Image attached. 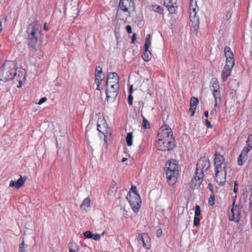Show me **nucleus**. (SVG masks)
Instances as JSON below:
<instances>
[{
  "instance_id": "nucleus-1",
  "label": "nucleus",
  "mask_w": 252,
  "mask_h": 252,
  "mask_svg": "<svg viewBox=\"0 0 252 252\" xmlns=\"http://www.w3.org/2000/svg\"><path fill=\"white\" fill-rule=\"evenodd\" d=\"M16 63L13 61H6L0 68V80L6 82L10 80L18 82V88H21L22 81L20 74L16 72Z\"/></svg>"
},
{
  "instance_id": "nucleus-2",
  "label": "nucleus",
  "mask_w": 252,
  "mask_h": 252,
  "mask_svg": "<svg viewBox=\"0 0 252 252\" xmlns=\"http://www.w3.org/2000/svg\"><path fill=\"white\" fill-rule=\"evenodd\" d=\"M29 46L35 49L41 43V26L37 21L30 24L27 28Z\"/></svg>"
},
{
  "instance_id": "nucleus-3",
  "label": "nucleus",
  "mask_w": 252,
  "mask_h": 252,
  "mask_svg": "<svg viewBox=\"0 0 252 252\" xmlns=\"http://www.w3.org/2000/svg\"><path fill=\"white\" fill-rule=\"evenodd\" d=\"M167 182L170 185H174L177 181L176 175L178 173L177 161L174 159L166 163Z\"/></svg>"
},
{
  "instance_id": "nucleus-4",
  "label": "nucleus",
  "mask_w": 252,
  "mask_h": 252,
  "mask_svg": "<svg viewBox=\"0 0 252 252\" xmlns=\"http://www.w3.org/2000/svg\"><path fill=\"white\" fill-rule=\"evenodd\" d=\"M158 150L163 152L172 150L175 147V140L173 137L170 139L158 138L156 144Z\"/></svg>"
},
{
  "instance_id": "nucleus-5",
  "label": "nucleus",
  "mask_w": 252,
  "mask_h": 252,
  "mask_svg": "<svg viewBox=\"0 0 252 252\" xmlns=\"http://www.w3.org/2000/svg\"><path fill=\"white\" fill-rule=\"evenodd\" d=\"M134 2L133 0H120L119 9L117 10V13L116 15V18H120V13L121 10L125 12H127L128 14L127 17L130 16L129 11L132 9L134 10L135 9Z\"/></svg>"
},
{
  "instance_id": "nucleus-6",
  "label": "nucleus",
  "mask_w": 252,
  "mask_h": 252,
  "mask_svg": "<svg viewBox=\"0 0 252 252\" xmlns=\"http://www.w3.org/2000/svg\"><path fill=\"white\" fill-rule=\"evenodd\" d=\"M210 166V163L208 158L204 156L201 158L197 163L195 174L204 175V172L207 171Z\"/></svg>"
},
{
  "instance_id": "nucleus-7",
  "label": "nucleus",
  "mask_w": 252,
  "mask_h": 252,
  "mask_svg": "<svg viewBox=\"0 0 252 252\" xmlns=\"http://www.w3.org/2000/svg\"><path fill=\"white\" fill-rule=\"evenodd\" d=\"M227 174L225 165L223 166L222 172L218 167L215 168V180L217 183L220 186L223 185L226 182V176Z\"/></svg>"
},
{
  "instance_id": "nucleus-8",
  "label": "nucleus",
  "mask_w": 252,
  "mask_h": 252,
  "mask_svg": "<svg viewBox=\"0 0 252 252\" xmlns=\"http://www.w3.org/2000/svg\"><path fill=\"white\" fill-rule=\"evenodd\" d=\"M158 137L161 139H170L171 137H173L172 130L169 126L165 124L160 128Z\"/></svg>"
},
{
  "instance_id": "nucleus-9",
  "label": "nucleus",
  "mask_w": 252,
  "mask_h": 252,
  "mask_svg": "<svg viewBox=\"0 0 252 252\" xmlns=\"http://www.w3.org/2000/svg\"><path fill=\"white\" fill-rule=\"evenodd\" d=\"M151 36L150 34L146 35L144 46V52L142 56L143 59L145 62L149 61L152 57L151 53L149 50L151 46Z\"/></svg>"
},
{
  "instance_id": "nucleus-10",
  "label": "nucleus",
  "mask_w": 252,
  "mask_h": 252,
  "mask_svg": "<svg viewBox=\"0 0 252 252\" xmlns=\"http://www.w3.org/2000/svg\"><path fill=\"white\" fill-rule=\"evenodd\" d=\"M231 209V215L229 216V220L231 221H234L238 222L240 220L241 214V209L242 206H232Z\"/></svg>"
},
{
  "instance_id": "nucleus-11",
  "label": "nucleus",
  "mask_w": 252,
  "mask_h": 252,
  "mask_svg": "<svg viewBox=\"0 0 252 252\" xmlns=\"http://www.w3.org/2000/svg\"><path fill=\"white\" fill-rule=\"evenodd\" d=\"M137 240L139 244H142L143 247L148 250L151 248V239L146 233L139 234Z\"/></svg>"
},
{
  "instance_id": "nucleus-12",
  "label": "nucleus",
  "mask_w": 252,
  "mask_h": 252,
  "mask_svg": "<svg viewBox=\"0 0 252 252\" xmlns=\"http://www.w3.org/2000/svg\"><path fill=\"white\" fill-rule=\"evenodd\" d=\"M130 205H141V199L138 193L127 194L126 197Z\"/></svg>"
},
{
  "instance_id": "nucleus-13",
  "label": "nucleus",
  "mask_w": 252,
  "mask_h": 252,
  "mask_svg": "<svg viewBox=\"0 0 252 252\" xmlns=\"http://www.w3.org/2000/svg\"><path fill=\"white\" fill-rule=\"evenodd\" d=\"M224 52L226 58V63L232 64V65H234L235 60L234 55L230 48L228 46H225L224 49Z\"/></svg>"
},
{
  "instance_id": "nucleus-14",
  "label": "nucleus",
  "mask_w": 252,
  "mask_h": 252,
  "mask_svg": "<svg viewBox=\"0 0 252 252\" xmlns=\"http://www.w3.org/2000/svg\"><path fill=\"white\" fill-rule=\"evenodd\" d=\"M119 80L120 78L116 72H109L107 76L106 87H107L109 83H114L115 87H117V83H119Z\"/></svg>"
},
{
  "instance_id": "nucleus-15",
  "label": "nucleus",
  "mask_w": 252,
  "mask_h": 252,
  "mask_svg": "<svg viewBox=\"0 0 252 252\" xmlns=\"http://www.w3.org/2000/svg\"><path fill=\"white\" fill-rule=\"evenodd\" d=\"M233 66L234 65H232V64L226 63L221 74V80L222 82H225L230 75L232 68Z\"/></svg>"
},
{
  "instance_id": "nucleus-16",
  "label": "nucleus",
  "mask_w": 252,
  "mask_h": 252,
  "mask_svg": "<svg viewBox=\"0 0 252 252\" xmlns=\"http://www.w3.org/2000/svg\"><path fill=\"white\" fill-rule=\"evenodd\" d=\"M204 175L199 174L194 175L193 178L191 180L190 183V187L192 189H197L200 187L202 182V178Z\"/></svg>"
},
{
  "instance_id": "nucleus-17",
  "label": "nucleus",
  "mask_w": 252,
  "mask_h": 252,
  "mask_svg": "<svg viewBox=\"0 0 252 252\" xmlns=\"http://www.w3.org/2000/svg\"><path fill=\"white\" fill-rule=\"evenodd\" d=\"M196 11L195 12L190 11L189 16L192 26L195 30L198 29L199 26V17L196 15Z\"/></svg>"
},
{
  "instance_id": "nucleus-18",
  "label": "nucleus",
  "mask_w": 252,
  "mask_h": 252,
  "mask_svg": "<svg viewBox=\"0 0 252 252\" xmlns=\"http://www.w3.org/2000/svg\"><path fill=\"white\" fill-rule=\"evenodd\" d=\"M201 211L200 206H195L194 217L193 220V225L195 226H198L200 224V219L202 218L201 216Z\"/></svg>"
},
{
  "instance_id": "nucleus-19",
  "label": "nucleus",
  "mask_w": 252,
  "mask_h": 252,
  "mask_svg": "<svg viewBox=\"0 0 252 252\" xmlns=\"http://www.w3.org/2000/svg\"><path fill=\"white\" fill-rule=\"evenodd\" d=\"M215 155L216 156L214 159V165L215 168L218 167L219 170L220 169L221 172H222L223 167H222L221 166L224 160V158L222 155H219L217 156L216 153Z\"/></svg>"
},
{
  "instance_id": "nucleus-20",
  "label": "nucleus",
  "mask_w": 252,
  "mask_h": 252,
  "mask_svg": "<svg viewBox=\"0 0 252 252\" xmlns=\"http://www.w3.org/2000/svg\"><path fill=\"white\" fill-rule=\"evenodd\" d=\"M164 5L167 8L171 14L174 13L177 8V6L174 5L172 0H164Z\"/></svg>"
},
{
  "instance_id": "nucleus-21",
  "label": "nucleus",
  "mask_w": 252,
  "mask_h": 252,
  "mask_svg": "<svg viewBox=\"0 0 252 252\" xmlns=\"http://www.w3.org/2000/svg\"><path fill=\"white\" fill-rule=\"evenodd\" d=\"M26 179H24L22 176H20V178L17 181H11L10 182L9 187H15L16 189H19L22 187Z\"/></svg>"
},
{
  "instance_id": "nucleus-22",
  "label": "nucleus",
  "mask_w": 252,
  "mask_h": 252,
  "mask_svg": "<svg viewBox=\"0 0 252 252\" xmlns=\"http://www.w3.org/2000/svg\"><path fill=\"white\" fill-rule=\"evenodd\" d=\"M105 92L107 100L113 101L116 98L119 91L109 90L108 89L106 88Z\"/></svg>"
},
{
  "instance_id": "nucleus-23",
  "label": "nucleus",
  "mask_w": 252,
  "mask_h": 252,
  "mask_svg": "<svg viewBox=\"0 0 252 252\" xmlns=\"http://www.w3.org/2000/svg\"><path fill=\"white\" fill-rule=\"evenodd\" d=\"M212 94L215 99V107L219 106L221 102V95L220 91L213 90Z\"/></svg>"
},
{
  "instance_id": "nucleus-24",
  "label": "nucleus",
  "mask_w": 252,
  "mask_h": 252,
  "mask_svg": "<svg viewBox=\"0 0 252 252\" xmlns=\"http://www.w3.org/2000/svg\"><path fill=\"white\" fill-rule=\"evenodd\" d=\"M117 190V183L114 180H112L109 189L108 191V193L110 195H113L115 194Z\"/></svg>"
},
{
  "instance_id": "nucleus-25",
  "label": "nucleus",
  "mask_w": 252,
  "mask_h": 252,
  "mask_svg": "<svg viewBox=\"0 0 252 252\" xmlns=\"http://www.w3.org/2000/svg\"><path fill=\"white\" fill-rule=\"evenodd\" d=\"M211 89L213 90H220V85L218 79L216 78H213L211 81Z\"/></svg>"
},
{
  "instance_id": "nucleus-26",
  "label": "nucleus",
  "mask_w": 252,
  "mask_h": 252,
  "mask_svg": "<svg viewBox=\"0 0 252 252\" xmlns=\"http://www.w3.org/2000/svg\"><path fill=\"white\" fill-rule=\"evenodd\" d=\"M133 135L132 132H128L126 136V142L127 146H131L132 145Z\"/></svg>"
},
{
  "instance_id": "nucleus-27",
  "label": "nucleus",
  "mask_w": 252,
  "mask_h": 252,
  "mask_svg": "<svg viewBox=\"0 0 252 252\" xmlns=\"http://www.w3.org/2000/svg\"><path fill=\"white\" fill-rule=\"evenodd\" d=\"M247 159V157L244 156L242 155H240L238 157L237 163L239 165H243L244 163L246 161Z\"/></svg>"
},
{
  "instance_id": "nucleus-28",
  "label": "nucleus",
  "mask_w": 252,
  "mask_h": 252,
  "mask_svg": "<svg viewBox=\"0 0 252 252\" xmlns=\"http://www.w3.org/2000/svg\"><path fill=\"white\" fill-rule=\"evenodd\" d=\"M197 7V0H190L189 3V9L190 10H192V11L195 12L196 11V8Z\"/></svg>"
},
{
  "instance_id": "nucleus-29",
  "label": "nucleus",
  "mask_w": 252,
  "mask_h": 252,
  "mask_svg": "<svg viewBox=\"0 0 252 252\" xmlns=\"http://www.w3.org/2000/svg\"><path fill=\"white\" fill-rule=\"evenodd\" d=\"M152 8L155 12H157L161 14H163L164 9L160 5H152Z\"/></svg>"
},
{
  "instance_id": "nucleus-30",
  "label": "nucleus",
  "mask_w": 252,
  "mask_h": 252,
  "mask_svg": "<svg viewBox=\"0 0 252 252\" xmlns=\"http://www.w3.org/2000/svg\"><path fill=\"white\" fill-rule=\"evenodd\" d=\"M104 74L95 73V82L97 81L99 82H102L104 79Z\"/></svg>"
},
{
  "instance_id": "nucleus-31",
  "label": "nucleus",
  "mask_w": 252,
  "mask_h": 252,
  "mask_svg": "<svg viewBox=\"0 0 252 252\" xmlns=\"http://www.w3.org/2000/svg\"><path fill=\"white\" fill-rule=\"evenodd\" d=\"M132 86H131L129 88V94L128 96V103L129 105H132L133 103V96L132 95Z\"/></svg>"
},
{
  "instance_id": "nucleus-32",
  "label": "nucleus",
  "mask_w": 252,
  "mask_h": 252,
  "mask_svg": "<svg viewBox=\"0 0 252 252\" xmlns=\"http://www.w3.org/2000/svg\"><path fill=\"white\" fill-rule=\"evenodd\" d=\"M28 245L25 244L24 240L22 243L19 245L18 252H26V249L27 248Z\"/></svg>"
},
{
  "instance_id": "nucleus-33",
  "label": "nucleus",
  "mask_w": 252,
  "mask_h": 252,
  "mask_svg": "<svg viewBox=\"0 0 252 252\" xmlns=\"http://www.w3.org/2000/svg\"><path fill=\"white\" fill-rule=\"evenodd\" d=\"M142 126L145 129H148L150 127L149 122L144 117L143 118Z\"/></svg>"
},
{
  "instance_id": "nucleus-34",
  "label": "nucleus",
  "mask_w": 252,
  "mask_h": 252,
  "mask_svg": "<svg viewBox=\"0 0 252 252\" xmlns=\"http://www.w3.org/2000/svg\"><path fill=\"white\" fill-rule=\"evenodd\" d=\"M198 99L195 97H192L190 99V105L197 107V105L198 103Z\"/></svg>"
},
{
  "instance_id": "nucleus-35",
  "label": "nucleus",
  "mask_w": 252,
  "mask_h": 252,
  "mask_svg": "<svg viewBox=\"0 0 252 252\" xmlns=\"http://www.w3.org/2000/svg\"><path fill=\"white\" fill-rule=\"evenodd\" d=\"M247 147L252 149V135L249 134L248 137V139L246 141Z\"/></svg>"
},
{
  "instance_id": "nucleus-36",
  "label": "nucleus",
  "mask_w": 252,
  "mask_h": 252,
  "mask_svg": "<svg viewBox=\"0 0 252 252\" xmlns=\"http://www.w3.org/2000/svg\"><path fill=\"white\" fill-rule=\"evenodd\" d=\"M252 149L248 147H244L241 153L240 154V155H242L244 156H247V154H248V153L249 152V151L251 150Z\"/></svg>"
},
{
  "instance_id": "nucleus-37",
  "label": "nucleus",
  "mask_w": 252,
  "mask_h": 252,
  "mask_svg": "<svg viewBox=\"0 0 252 252\" xmlns=\"http://www.w3.org/2000/svg\"><path fill=\"white\" fill-rule=\"evenodd\" d=\"M110 85V89L109 90L119 91V84L117 83V87H115V84L109 83Z\"/></svg>"
},
{
  "instance_id": "nucleus-38",
  "label": "nucleus",
  "mask_w": 252,
  "mask_h": 252,
  "mask_svg": "<svg viewBox=\"0 0 252 252\" xmlns=\"http://www.w3.org/2000/svg\"><path fill=\"white\" fill-rule=\"evenodd\" d=\"M105 127H102L100 124H99L98 122H97V130L99 132H101L104 135V137H105V131L104 130V128Z\"/></svg>"
},
{
  "instance_id": "nucleus-39",
  "label": "nucleus",
  "mask_w": 252,
  "mask_h": 252,
  "mask_svg": "<svg viewBox=\"0 0 252 252\" xmlns=\"http://www.w3.org/2000/svg\"><path fill=\"white\" fill-rule=\"evenodd\" d=\"M215 195L214 194H212L209 197L208 199V203L209 205H214L215 204Z\"/></svg>"
},
{
  "instance_id": "nucleus-40",
  "label": "nucleus",
  "mask_w": 252,
  "mask_h": 252,
  "mask_svg": "<svg viewBox=\"0 0 252 252\" xmlns=\"http://www.w3.org/2000/svg\"><path fill=\"white\" fill-rule=\"evenodd\" d=\"M92 233L90 231H86L84 232V236L88 239L92 238Z\"/></svg>"
},
{
  "instance_id": "nucleus-41",
  "label": "nucleus",
  "mask_w": 252,
  "mask_h": 252,
  "mask_svg": "<svg viewBox=\"0 0 252 252\" xmlns=\"http://www.w3.org/2000/svg\"><path fill=\"white\" fill-rule=\"evenodd\" d=\"M134 193H137V189H136V187L132 185L131 187L129 190V191L127 194H133Z\"/></svg>"
},
{
  "instance_id": "nucleus-42",
  "label": "nucleus",
  "mask_w": 252,
  "mask_h": 252,
  "mask_svg": "<svg viewBox=\"0 0 252 252\" xmlns=\"http://www.w3.org/2000/svg\"><path fill=\"white\" fill-rule=\"evenodd\" d=\"M196 107L190 105V108L189 109V112L191 113V116H193L195 113V111L196 110Z\"/></svg>"
},
{
  "instance_id": "nucleus-43",
  "label": "nucleus",
  "mask_w": 252,
  "mask_h": 252,
  "mask_svg": "<svg viewBox=\"0 0 252 252\" xmlns=\"http://www.w3.org/2000/svg\"><path fill=\"white\" fill-rule=\"evenodd\" d=\"M130 207L134 213H137L139 211L141 206H130Z\"/></svg>"
},
{
  "instance_id": "nucleus-44",
  "label": "nucleus",
  "mask_w": 252,
  "mask_h": 252,
  "mask_svg": "<svg viewBox=\"0 0 252 252\" xmlns=\"http://www.w3.org/2000/svg\"><path fill=\"white\" fill-rule=\"evenodd\" d=\"M101 235L99 234H92V239L94 240H98L100 238Z\"/></svg>"
},
{
  "instance_id": "nucleus-45",
  "label": "nucleus",
  "mask_w": 252,
  "mask_h": 252,
  "mask_svg": "<svg viewBox=\"0 0 252 252\" xmlns=\"http://www.w3.org/2000/svg\"><path fill=\"white\" fill-rule=\"evenodd\" d=\"M90 203L91 200L90 198L87 197L83 200L81 205H90Z\"/></svg>"
},
{
  "instance_id": "nucleus-46",
  "label": "nucleus",
  "mask_w": 252,
  "mask_h": 252,
  "mask_svg": "<svg viewBox=\"0 0 252 252\" xmlns=\"http://www.w3.org/2000/svg\"><path fill=\"white\" fill-rule=\"evenodd\" d=\"M205 125L207 128H212V126L210 121L207 119L205 121Z\"/></svg>"
},
{
  "instance_id": "nucleus-47",
  "label": "nucleus",
  "mask_w": 252,
  "mask_h": 252,
  "mask_svg": "<svg viewBox=\"0 0 252 252\" xmlns=\"http://www.w3.org/2000/svg\"><path fill=\"white\" fill-rule=\"evenodd\" d=\"M238 184L237 183V181H235L234 183V189H233L234 192L236 193L238 191Z\"/></svg>"
},
{
  "instance_id": "nucleus-48",
  "label": "nucleus",
  "mask_w": 252,
  "mask_h": 252,
  "mask_svg": "<svg viewBox=\"0 0 252 252\" xmlns=\"http://www.w3.org/2000/svg\"><path fill=\"white\" fill-rule=\"evenodd\" d=\"M46 100H47V98H46V97H42V98L39 100V101H38V102L37 103V104H39V105H41V104H42L43 103H44V102H45Z\"/></svg>"
},
{
  "instance_id": "nucleus-49",
  "label": "nucleus",
  "mask_w": 252,
  "mask_h": 252,
  "mask_svg": "<svg viewBox=\"0 0 252 252\" xmlns=\"http://www.w3.org/2000/svg\"><path fill=\"white\" fill-rule=\"evenodd\" d=\"M95 73H102V69L100 66H97L95 68Z\"/></svg>"
},
{
  "instance_id": "nucleus-50",
  "label": "nucleus",
  "mask_w": 252,
  "mask_h": 252,
  "mask_svg": "<svg viewBox=\"0 0 252 252\" xmlns=\"http://www.w3.org/2000/svg\"><path fill=\"white\" fill-rule=\"evenodd\" d=\"M162 234V231L161 229H158L156 231V235L158 237H159Z\"/></svg>"
},
{
  "instance_id": "nucleus-51",
  "label": "nucleus",
  "mask_w": 252,
  "mask_h": 252,
  "mask_svg": "<svg viewBox=\"0 0 252 252\" xmlns=\"http://www.w3.org/2000/svg\"><path fill=\"white\" fill-rule=\"evenodd\" d=\"M68 247L69 251V252H76L79 250V248L78 247H77L76 249L73 250L72 247H71L70 245H69Z\"/></svg>"
},
{
  "instance_id": "nucleus-52",
  "label": "nucleus",
  "mask_w": 252,
  "mask_h": 252,
  "mask_svg": "<svg viewBox=\"0 0 252 252\" xmlns=\"http://www.w3.org/2000/svg\"><path fill=\"white\" fill-rule=\"evenodd\" d=\"M126 30L128 33H131L132 32L131 27L130 25H127Z\"/></svg>"
},
{
  "instance_id": "nucleus-53",
  "label": "nucleus",
  "mask_w": 252,
  "mask_h": 252,
  "mask_svg": "<svg viewBox=\"0 0 252 252\" xmlns=\"http://www.w3.org/2000/svg\"><path fill=\"white\" fill-rule=\"evenodd\" d=\"M231 94H232V97L233 98H237V92L236 90H234V91H232V93H231Z\"/></svg>"
},
{
  "instance_id": "nucleus-54",
  "label": "nucleus",
  "mask_w": 252,
  "mask_h": 252,
  "mask_svg": "<svg viewBox=\"0 0 252 252\" xmlns=\"http://www.w3.org/2000/svg\"><path fill=\"white\" fill-rule=\"evenodd\" d=\"M136 39V34L135 33H133L131 37V42L134 43Z\"/></svg>"
},
{
  "instance_id": "nucleus-55",
  "label": "nucleus",
  "mask_w": 252,
  "mask_h": 252,
  "mask_svg": "<svg viewBox=\"0 0 252 252\" xmlns=\"http://www.w3.org/2000/svg\"><path fill=\"white\" fill-rule=\"evenodd\" d=\"M96 82L97 83V87L96 89L97 90H100V84L102 82H99V81H96Z\"/></svg>"
},
{
  "instance_id": "nucleus-56",
  "label": "nucleus",
  "mask_w": 252,
  "mask_h": 252,
  "mask_svg": "<svg viewBox=\"0 0 252 252\" xmlns=\"http://www.w3.org/2000/svg\"><path fill=\"white\" fill-rule=\"evenodd\" d=\"M217 107H215V106H214V108H213V109L212 110V111L211 112V113L210 114L211 115H213L214 114H216V108Z\"/></svg>"
},
{
  "instance_id": "nucleus-57",
  "label": "nucleus",
  "mask_w": 252,
  "mask_h": 252,
  "mask_svg": "<svg viewBox=\"0 0 252 252\" xmlns=\"http://www.w3.org/2000/svg\"><path fill=\"white\" fill-rule=\"evenodd\" d=\"M44 29L45 31H48V28L47 27V23H45L44 24Z\"/></svg>"
},
{
  "instance_id": "nucleus-58",
  "label": "nucleus",
  "mask_w": 252,
  "mask_h": 252,
  "mask_svg": "<svg viewBox=\"0 0 252 252\" xmlns=\"http://www.w3.org/2000/svg\"><path fill=\"white\" fill-rule=\"evenodd\" d=\"M204 116L206 118L208 117V116H209V112L208 111H206L204 112Z\"/></svg>"
},
{
  "instance_id": "nucleus-59",
  "label": "nucleus",
  "mask_w": 252,
  "mask_h": 252,
  "mask_svg": "<svg viewBox=\"0 0 252 252\" xmlns=\"http://www.w3.org/2000/svg\"><path fill=\"white\" fill-rule=\"evenodd\" d=\"M208 188H209L210 190H213V187L211 184H209L208 185Z\"/></svg>"
},
{
  "instance_id": "nucleus-60",
  "label": "nucleus",
  "mask_w": 252,
  "mask_h": 252,
  "mask_svg": "<svg viewBox=\"0 0 252 252\" xmlns=\"http://www.w3.org/2000/svg\"><path fill=\"white\" fill-rule=\"evenodd\" d=\"M127 160V158H123L121 160L122 162H124L126 161Z\"/></svg>"
},
{
  "instance_id": "nucleus-61",
  "label": "nucleus",
  "mask_w": 252,
  "mask_h": 252,
  "mask_svg": "<svg viewBox=\"0 0 252 252\" xmlns=\"http://www.w3.org/2000/svg\"><path fill=\"white\" fill-rule=\"evenodd\" d=\"M2 31V24H1V22H0V33Z\"/></svg>"
},
{
  "instance_id": "nucleus-62",
  "label": "nucleus",
  "mask_w": 252,
  "mask_h": 252,
  "mask_svg": "<svg viewBox=\"0 0 252 252\" xmlns=\"http://www.w3.org/2000/svg\"><path fill=\"white\" fill-rule=\"evenodd\" d=\"M105 231H103V232L101 233V234H100V235H101V236H103V235H104L105 234Z\"/></svg>"
},
{
  "instance_id": "nucleus-63",
  "label": "nucleus",
  "mask_w": 252,
  "mask_h": 252,
  "mask_svg": "<svg viewBox=\"0 0 252 252\" xmlns=\"http://www.w3.org/2000/svg\"><path fill=\"white\" fill-rule=\"evenodd\" d=\"M232 205H235V201H233Z\"/></svg>"
}]
</instances>
